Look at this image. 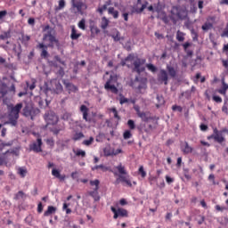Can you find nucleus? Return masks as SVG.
<instances>
[{
	"label": "nucleus",
	"instance_id": "nucleus-25",
	"mask_svg": "<svg viewBox=\"0 0 228 228\" xmlns=\"http://www.w3.org/2000/svg\"><path fill=\"white\" fill-rule=\"evenodd\" d=\"M157 101L158 102L156 103V108L159 109L163 104H165V98L163 95L157 94Z\"/></svg>",
	"mask_w": 228,
	"mask_h": 228
},
{
	"label": "nucleus",
	"instance_id": "nucleus-51",
	"mask_svg": "<svg viewBox=\"0 0 228 228\" xmlns=\"http://www.w3.org/2000/svg\"><path fill=\"white\" fill-rule=\"evenodd\" d=\"M51 133L54 134V136H58L60 134V132L61 131V128H59L57 126H53L50 129Z\"/></svg>",
	"mask_w": 228,
	"mask_h": 228
},
{
	"label": "nucleus",
	"instance_id": "nucleus-12",
	"mask_svg": "<svg viewBox=\"0 0 228 228\" xmlns=\"http://www.w3.org/2000/svg\"><path fill=\"white\" fill-rule=\"evenodd\" d=\"M62 83L69 94H76L79 90L77 86L69 82L67 79H62Z\"/></svg>",
	"mask_w": 228,
	"mask_h": 228
},
{
	"label": "nucleus",
	"instance_id": "nucleus-9",
	"mask_svg": "<svg viewBox=\"0 0 228 228\" xmlns=\"http://www.w3.org/2000/svg\"><path fill=\"white\" fill-rule=\"evenodd\" d=\"M44 118L48 126H56L60 120L56 112L53 110L45 112Z\"/></svg>",
	"mask_w": 228,
	"mask_h": 228
},
{
	"label": "nucleus",
	"instance_id": "nucleus-42",
	"mask_svg": "<svg viewBox=\"0 0 228 228\" xmlns=\"http://www.w3.org/2000/svg\"><path fill=\"white\" fill-rule=\"evenodd\" d=\"M90 197H93L94 202H99L101 200V196L99 192H89Z\"/></svg>",
	"mask_w": 228,
	"mask_h": 228
},
{
	"label": "nucleus",
	"instance_id": "nucleus-45",
	"mask_svg": "<svg viewBox=\"0 0 228 228\" xmlns=\"http://www.w3.org/2000/svg\"><path fill=\"white\" fill-rule=\"evenodd\" d=\"M191 34L193 42H199V33L195 31V28H192L191 30Z\"/></svg>",
	"mask_w": 228,
	"mask_h": 228
},
{
	"label": "nucleus",
	"instance_id": "nucleus-44",
	"mask_svg": "<svg viewBox=\"0 0 228 228\" xmlns=\"http://www.w3.org/2000/svg\"><path fill=\"white\" fill-rule=\"evenodd\" d=\"M117 170L118 171L119 174H121V175H127V171H126V167H122V164L117 167Z\"/></svg>",
	"mask_w": 228,
	"mask_h": 228
},
{
	"label": "nucleus",
	"instance_id": "nucleus-37",
	"mask_svg": "<svg viewBox=\"0 0 228 228\" xmlns=\"http://www.w3.org/2000/svg\"><path fill=\"white\" fill-rule=\"evenodd\" d=\"M137 117L142 120V122H149V117H147V113L139 112Z\"/></svg>",
	"mask_w": 228,
	"mask_h": 228
},
{
	"label": "nucleus",
	"instance_id": "nucleus-1",
	"mask_svg": "<svg viewBox=\"0 0 228 228\" xmlns=\"http://www.w3.org/2000/svg\"><path fill=\"white\" fill-rule=\"evenodd\" d=\"M3 104L7 106L8 117L9 120L4 123V126L10 124L11 126H17V120H19V113L22 110V102L17 103L15 106L13 103H10V100L6 97L2 98Z\"/></svg>",
	"mask_w": 228,
	"mask_h": 228
},
{
	"label": "nucleus",
	"instance_id": "nucleus-5",
	"mask_svg": "<svg viewBox=\"0 0 228 228\" xmlns=\"http://www.w3.org/2000/svg\"><path fill=\"white\" fill-rule=\"evenodd\" d=\"M174 16L177 17L180 20H185V19H188V11H186V8L181 7V5L173 6L169 19L175 23L177 20Z\"/></svg>",
	"mask_w": 228,
	"mask_h": 228
},
{
	"label": "nucleus",
	"instance_id": "nucleus-58",
	"mask_svg": "<svg viewBox=\"0 0 228 228\" xmlns=\"http://www.w3.org/2000/svg\"><path fill=\"white\" fill-rule=\"evenodd\" d=\"M182 97H185V99H188V100L191 99V91L187 90L182 93Z\"/></svg>",
	"mask_w": 228,
	"mask_h": 228
},
{
	"label": "nucleus",
	"instance_id": "nucleus-64",
	"mask_svg": "<svg viewBox=\"0 0 228 228\" xmlns=\"http://www.w3.org/2000/svg\"><path fill=\"white\" fill-rule=\"evenodd\" d=\"M212 99L213 101H215V102H217L219 104L222 102V97H220L219 95H213Z\"/></svg>",
	"mask_w": 228,
	"mask_h": 228
},
{
	"label": "nucleus",
	"instance_id": "nucleus-38",
	"mask_svg": "<svg viewBox=\"0 0 228 228\" xmlns=\"http://www.w3.org/2000/svg\"><path fill=\"white\" fill-rule=\"evenodd\" d=\"M73 152L76 154V156L79 157L81 156V158H86V151H83V150H74L73 149Z\"/></svg>",
	"mask_w": 228,
	"mask_h": 228
},
{
	"label": "nucleus",
	"instance_id": "nucleus-33",
	"mask_svg": "<svg viewBox=\"0 0 228 228\" xmlns=\"http://www.w3.org/2000/svg\"><path fill=\"white\" fill-rule=\"evenodd\" d=\"M213 28V23L211 22H205L202 26H201V29L203 31H209V29H212Z\"/></svg>",
	"mask_w": 228,
	"mask_h": 228
},
{
	"label": "nucleus",
	"instance_id": "nucleus-57",
	"mask_svg": "<svg viewBox=\"0 0 228 228\" xmlns=\"http://www.w3.org/2000/svg\"><path fill=\"white\" fill-rule=\"evenodd\" d=\"M110 111L114 114V118H117V120H120V116H118V111L117 110V108H111Z\"/></svg>",
	"mask_w": 228,
	"mask_h": 228
},
{
	"label": "nucleus",
	"instance_id": "nucleus-23",
	"mask_svg": "<svg viewBox=\"0 0 228 228\" xmlns=\"http://www.w3.org/2000/svg\"><path fill=\"white\" fill-rule=\"evenodd\" d=\"M34 102H36V104H37L38 108H40L41 110H44V108H45V105L44 104V99L41 98V96L39 95L34 98Z\"/></svg>",
	"mask_w": 228,
	"mask_h": 228
},
{
	"label": "nucleus",
	"instance_id": "nucleus-34",
	"mask_svg": "<svg viewBox=\"0 0 228 228\" xmlns=\"http://www.w3.org/2000/svg\"><path fill=\"white\" fill-rule=\"evenodd\" d=\"M99 168H101L102 172H108V167H105L102 164L94 166V167H92V170L95 171V170H99Z\"/></svg>",
	"mask_w": 228,
	"mask_h": 228
},
{
	"label": "nucleus",
	"instance_id": "nucleus-29",
	"mask_svg": "<svg viewBox=\"0 0 228 228\" xmlns=\"http://www.w3.org/2000/svg\"><path fill=\"white\" fill-rule=\"evenodd\" d=\"M108 13L113 16L114 19H118V11H115V7H109Z\"/></svg>",
	"mask_w": 228,
	"mask_h": 228
},
{
	"label": "nucleus",
	"instance_id": "nucleus-22",
	"mask_svg": "<svg viewBox=\"0 0 228 228\" xmlns=\"http://www.w3.org/2000/svg\"><path fill=\"white\" fill-rule=\"evenodd\" d=\"M80 37H81V33H77L76 27L72 26L71 34H70L71 40H77Z\"/></svg>",
	"mask_w": 228,
	"mask_h": 228
},
{
	"label": "nucleus",
	"instance_id": "nucleus-56",
	"mask_svg": "<svg viewBox=\"0 0 228 228\" xmlns=\"http://www.w3.org/2000/svg\"><path fill=\"white\" fill-rule=\"evenodd\" d=\"M53 60H56L58 63H61V65H63L64 67L67 66V63L65 62V61H61V57H60V55H54Z\"/></svg>",
	"mask_w": 228,
	"mask_h": 228
},
{
	"label": "nucleus",
	"instance_id": "nucleus-32",
	"mask_svg": "<svg viewBox=\"0 0 228 228\" xmlns=\"http://www.w3.org/2000/svg\"><path fill=\"white\" fill-rule=\"evenodd\" d=\"M119 181L121 183H126V184L127 186H129L131 188V186H133V183H131V180L127 179V177L124 176V175H119Z\"/></svg>",
	"mask_w": 228,
	"mask_h": 228
},
{
	"label": "nucleus",
	"instance_id": "nucleus-17",
	"mask_svg": "<svg viewBox=\"0 0 228 228\" xmlns=\"http://www.w3.org/2000/svg\"><path fill=\"white\" fill-rule=\"evenodd\" d=\"M0 100L8 95V86L4 82H2V84H0Z\"/></svg>",
	"mask_w": 228,
	"mask_h": 228
},
{
	"label": "nucleus",
	"instance_id": "nucleus-61",
	"mask_svg": "<svg viewBox=\"0 0 228 228\" xmlns=\"http://www.w3.org/2000/svg\"><path fill=\"white\" fill-rule=\"evenodd\" d=\"M18 173L20 175L21 177H24L28 174V170L22 167L18 169Z\"/></svg>",
	"mask_w": 228,
	"mask_h": 228
},
{
	"label": "nucleus",
	"instance_id": "nucleus-15",
	"mask_svg": "<svg viewBox=\"0 0 228 228\" xmlns=\"http://www.w3.org/2000/svg\"><path fill=\"white\" fill-rule=\"evenodd\" d=\"M133 88L137 90L139 94H142V90H147V78L141 77V82H139V85L134 86Z\"/></svg>",
	"mask_w": 228,
	"mask_h": 228
},
{
	"label": "nucleus",
	"instance_id": "nucleus-19",
	"mask_svg": "<svg viewBox=\"0 0 228 228\" xmlns=\"http://www.w3.org/2000/svg\"><path fill=\"white\" fill-rule=\"evenodd\" d=\"M52 175H53V177H56L57 179H60V181H65V175H61L60 173V169L57 168H53L52 170Z\"/></svg>",
	"mask_w": 228,
	"mask_h": 228
},
{
	"label": "nucleus",
	"instance_id": "nucleus-3",
	"mask_svg": "<svg viewBox=\"0 0 228 228\" xmlns=\"http://www.w3.org/2000/svg\"><path fill=\"white\" fill-rule=\"evenodd\" d=\"M21 115L26 118H30V120H35V117L40 113V109L33 106L31 101H23Z\"/></svg>",
	"mask_w": 228,
	"mask_h": 228
},
{
	"label": "nucleus",
	"instance_id": "nucleus-48",
	"mask_svg": "<svg viewBox=\"0 0 228 228\" xmlns=\"http://www.w3.org/2000/svg\"><path fill=\"white\" fill-rule=\"evenodd\" d=\"M141 82H142V77H139L138 76H136L134 80H131V81H130V86H132V88H134V86L137 83H141Z\"/></svg>",
	"mask_w": 228,
	"mask_h": 228
},
{
	"label": "nucleus",
	"instance_id": "nucleus-30",
	"mask_svg": "<svg viewBox=\"0 0 228 228\" xmlns=\"http://www.w3.org/2000/svg\"><path fill=\"white\" fill-rule=\"evenodd\" d=\"M81 138H85V134H83V132H77L74 134L72 140L73 142H78V140H81Z\"/></svg>",
	"mask_w": 228,
	"mask_h": 228
},
{
	"label": "nucleus",
	"instance_id": "nucleus-39",
	"mask_svg": "<svg viewBox=\"0 0 228 228\" xmlns=\"http://www.w3.org/2000/svg\"><path fill=\"white\" fill-rule=\"evenodd\" d=\"M11 33H12V30L10 29L4 32L3 35H0V40H6V38H10L12 37Z\"/></svg>",
	"mask_w": 228,
	"mask_h": 228
},
{
	"label": "nucleus",
	"instance_id": "nucleus-6",
	"mask_svg": "<svg viewBox=\"0 0 228 228\" xmlns=\"http://www.w3.org/2000/svg\"><path fill=\"white\" fill-rule=\"evenodd\" d=\"M49 40V44L46 45L47 49H54V45L57 47V49H60V40L56 38L54 35L51 31H48L46 34H44L43 40Z\"/></svg>",
	"mask_w": 228,
	"mask_h": 228
},
{
	"label": "nucleus",
	"instance_id": "nucleus-11",
	"mask_svg": "<svg viewBox=\"0 0 228 228\" xmlns=\"http://www.w3.org/2000/svg\"><path fill=\"white\" fill-rule=\"evenodd\" d=\"M80 111L83 114V118L84 120H86V122H93V124H95L97 122L95 118H88V112L90 111V109H88L86 105H81Z\"/></svg>",
	"mask_w": 228,
	"mask_h": 228
},
{
	"label": "nucleus",
	"instance_id": "nucleus-16",
	"mask_svg": "<svg viewBox=\"0 0 228 228\" xmlns=\"http://www.w3.org/2000/svg\"><path fill=\"white\" fill-rule=\"evenodd\" d=\"M71 3H72L73 8H77L78 13H83V8H85V10L88 8L86 4L83 3L82 1L76 3V0H71Z\"/></svg>",
	"mask_w": 228,
	"mask_h": 228
},
{
	"label": "nucleus",
	"instance_id": "nucleus-4",
	"mask_svg": "<svg viewBox=\"0 0 228 228\" xmlns=\"http://www.w3.org/2000/svg\"><path fill=\"white\" fill-rule=\"evenodd\" d=\"M51 86L52 87H49L47 83H45L42 88L43 93L46 97H49V94H56L57 95H60V94L63 93V86L59 80L55 79L51 81Z\"/></svg>",
	"mask_w": 228,
	"mask_h": 228
},
{
	"label": "nucleus",
	"instance_id": "nucleus-54",
	"mask_svg": "<svg viewBox=\"0 0 228 228\" xmlns=\"http://www.w3.org/2000/svg\"><path fill=\"white\" fill-rule=\"evenodd\" d=\"M227 106H228V100L225 99L224 102V105L222 107V111H223V113H225V115H228V108H227Z\"/></svg>",
	"mask_w": 228,
	"mask_h": 228
},
{
	"label": "nucleus",
	"instance_id": "nucleus-46",
	"mask_svg": "<svg viewBox=\"0 0 228 228\" xmlns=\"http://www.w3.org/2000/svg\"><path fill=\"white\" fill-rule=\"evenodd\" d=\"M147 4H149V2L145 1V3L142 5L141 8H135L134 12L135 13H142L145 8H147Z\"/></svg>",
	"mask_w": 228,
	"mask_h": 228
},
{
	"label": "nucleus",
	"instance_id": "nucleus-8",
	"mask_svg": "<svg viewBox=\"0 0 228 228\" xmlns=\"http://www.w3.org/2000/svg\"><path fill=\"white\" fill-rule=\"evenodd\" d=\"M118 79L117 75H110L104 85L105 90H110L112 94H118V88L115 86V83H117Z\"/></svg>",
	"mask_w": 228,
	"mask_h": 228
},
{
	"label": "nucleus",
	"instance_id": "nucleus-27",
	"mask_svg": "<svg viewBox=\"0 0 228 228\" xmlns=\"http://www.w3.org/2000/svg\"><path fill=\"white\" fill-rule=\"evenodd\" d=\"M28 195L24 193L22 191H19L15 195H14V200H20V199H27Z\"/></svg>",
	"mask_w": 228,
	"mask_h": 228
},
{
	"label": "nucleus",
	"instance_id": "nucleus-24",
	"mask_svg": "<svg viewBox=\"0 0 228 228\" xmlns=\"http://www.w3.org/2000/svg\"><path fill=\"white\" fill-rule=\"evenodd\" d=\"M185 146L184 147H181L183 154H191V152H193V148H191V146H190V144H188V142H184Z\"/></svg>",
	"mask_w": 228,
	"mask_h": 228
},
{
	"label": "nucleus",
	"instance_id": "nucleus-50",
	"mask_svg": "<svg viewBox=\"0 0 228 228\" xmlns=\"http://www.w3.org/2000/svg\"><path fill=\"white\" fill-rule=\"evenodd\" d=\"M56 75L59 76V77H63L65 76V69L61 66H59Z\"/></svg>",
	"mask_w": 228,
	"mask_h": 228
},
{
	"label": "nucleus",
	"instance_id": "nucleus-60",
	"mask_svg": "<svg viewBox=\"0 0 228 228\" xmlns=\"http://www.w3.org/2000/svg\"><path fill=\"white\" fill-rule=\"evenodd\" d=\"M104 138H106V135H104V134H102V133H100V134L96 136V142H103Z\"/></svg>",
	"mask_w": 228,
	"mask_h": 228
},
{
	"label": "nucleus",
	"instance_id": "nucleus-35",
	"mask_svg": "<svg viewBox=\"0 0 228 228\" xmlns=\"http://www.w3.org/2000/svg\"><path fill=\"white\" fill-rule=\"evenodd\" d=\"M146 69H148V70H150V72H153V73L158 72V67H156L152 63L146 64Z\"/></svg>",
	"mask_w": 228,
	"mask_h": 228
},
{
	"label": "nucleus",
	"instance_id": "nucleus-55",
	"mask_svg": "<svg viewBox=\"0 0 228 228\" xmlns=\"http://www.w3.org/2000/svg\"><path fill=\"white\" fill-rule=\"evenodd\" d=\"M71 117H72V113H70V112H64L62 114V116H61V119L62 120H70Z\"/></svg>",
	"mask_w": 228,
	"mask_h": 228
},
{
	"label": "nucleus",
	"instance_id": "nucleus-31",
	"mask_svg": "<svg viewBox=\"0 0 228 228\" xmlns=\"http://www.w3.org/2000/svg\"><path fill=\"white\" fill-rule=\"evenodd\" d=\"M118 216H121L122 218L127 217L128 216L127 210H126V208H118Z\"/></svg>",
	"mask_w": 228,
	"mask_h": 228
},
{
	"label": "nucleus",
	"instance_id": "nucleus-28",
	"mask_svg": "<svg viewBox=\"0 0 228 228\" xmlns=\"http://www.w3.org/2000/svg\"><path fill=\"white\" fill-rule=\"evenodd\" d=\"M12 145H13V140H11L7 142H0V152H3V151H4V147H12Z\"/></svg>",
	"mask_w": 228,
	"mask_h": 228
},
{
	"label": "nucleus",
	"instance_id": "nucleus-36",
	"mask_svg": "<svg viewBox=\"0 0 228 228\" xmlns=\"http://www.w3.org/2000/svg\"><path fill=\"white\" fill-rule=\"evenodd\" d=\"M111 38H113L114 42H120V40H124V37H120V31H117L116 35H111Z\"/></svg>",
	"mask_w": 228,
	"mask_h": 228
},
{
	"label": "nucleus",
	"instance_id": "nucleus-14",
	"mask_svg": "<svg viewBox=\"0 0 228 228\" xmlns=\"http://www.w3.org/2000/svg\"><path fill=\"white\" fill-rule=\"evenodd\" d=\"M37 49H41L40 56L44 60H47V58H49V56H51V54H49V52H47V45H45L44 43H39L37 45Z\"/></svg>",
	"mask_w": 228,
	"mask_h": 228
},
{
	"label": "nucleus",
	"instance_id": "nucleus-40",
	"mask_svg": "<svg viewBox=\"0 0 228 228\" xmlns=\"http://www.w3.org/2000/svg\"><path fill=\"white\" fill-rule=\"evenodd\" d=\"M103 154L106 158H110V156H113V150L111 148H104Z\"/></svg>",
	"mask_w": 228,
	"mask_h": 228
},
{
	"label": "nucleus",
	"instance_id": "nucleus-20",
	"mask_svg": "<svg viewBox=\"0 0 228 228\" xmlns=\"http://www.w3.org/2000/svg\"><path fill=\"white\" fill-rule=\"evenodd\" d=\"M57 208L54 206H48L47 210L45 211L44 216H51V215H54L57 211Z\"/></svg>",
	"mask_w": 228,
	"mask_h": 228
},
{
	"label": "nucleus",
	"instance_id": "nucleus-18",
	"mask_svg": "<svg viewBox=\"0 0 228 228\" xmlns=\"http://www.w3.org/2000/svg\"><path fill=\"white\" fill-rule=\"evenodd\" d=\"M89 28H90L92 38H95V36L101 33V29H99V28L96 27L95 24H90Z\"/></svg>",
	"mask_w": 228,
	"mask_h": 228
},
{
	"label": "nucleus",
	"instance_id": "nucleus-2",
	"mask_svg": "<svg viewBox=\"0 0 228 228\" xmlns=\"http://www.w3.org/2000/svg\"><path fill=\"white\" fill-rule=\"evenodd\" d=\"M168 76L173 78L177 77V70H175V68L169 64L167 65V70L163 69H159V72L157 75V79L159 83L167 86L168 85Z\"/></svg>",
	"mask_w": 228,
	"mask_h": 228
},
{
	"label": "nucleus",
	"instance_id": "nucleus-62",
	"mask_svg": "<svg viewBox=\"0 0 228 228\" xmlns=\"http://www.w3.org/2000/svg\"><path fill=\"white\" fill-rule=\"evenodd\" d=\"M92 143H94V137H90L88 140H85L83 141V145H92Z\"/></svg>",
	"mask_w": 228,
	"mask_h": 228
},
{
	"label": "nucleus",
	"instance_id": "nucleus-52",
	"mask_svg": "<svg viewBox=\"0 0 228 228\" xmlns=\"http://www.w3.org/2000/svg\"><path fill=\"white\" fill-rule=\"evenodd\" d=\"M138 174L141 175L142 178L147 177V172L143 168V166H141L138 169Z\"/></svg>",
	"mask_w": 228,
	"mask_h": 228
},
{
	"label": "nucleus",
	"instance_id": "nucleus-43",
	"mask_svg": "<svg viewBox=\"0 0 228 228\" xmlns=\"http://www.w3.org/2000/svg\"><path fill=\"white\" fill-rule=\"evenodd\" d=\"M155 12H157V13H159L157 18L159 19L160 20H162L163 17H165V15H167V12H165V11L161 12V10H159V7H156Z\"/></svg>",
	"mask_w": 228,
	"mask_h": 228
},
{
	"label": "nucleus",
	"instance_id": "nucleus-53",
	"mask_svg": "<svg viewBox=\"0 0 228 228\" xmlns=\"http://www.w3.org/2000/svg\"><path fill=\"white\" fill-rule=\"evenodd\" d=\"M133 136V134H131V130H126L123 133V138L124 140H129V138H131Z\"/></svg>",
	"mask_w": 228,
	"mask_h": 228
},
{
	"label": "nucleus",
	"instance_id": "nucleus-49",
	"mask_svg": "<svg viewBox=\"0 0 228 228\" xmlns=\"http://www.w3.org/2000/svg\"><path fill=\"white\" fill-rule=\"evenodd\" d=\"M127 126H128L129 129H131V131H133L134 129H136V124L134 123V120H133V119H128Z\"/></svg>",
	"mask_w": 228,
	"mask_h": 228
},
{
	"label": "nucleus",
	"instance_id": "nucleus-47",
	"mask_svg": "<svg viewBox=\"0 0 228 228\" xmlns=\"http://www.w3.org/2000/svg\"><path fill=\"white\" fill-rule=\"evenodd\" d=\"M47 63L49 67H53L54 69H58V67H60L58 65V61H56L55 59H53V61L48 60Z\"/></svg>",
	"mask_w": 228,
	"mask_h": 228
},
{
	"label": "nucleus",
	"instance_id": "nucleus-13",
	"mask_svg": "<svg viewBox=\"0 0 228 228\" xmlns=\"http://www.w3.org/2000/svg\"><path fill=\"white\" fill-rule=\"evenodd\" d=\"M42 138H37V142H33L32 144H29V151H33V152H42Z\"/></svg>",
	"mask_w": 228,
	"mask_h": 228
},
{
	"label": "nucleus",
	"instance_id": "nucleus-10",
	"mask_svg": "<svg viewBox=\"0 0 228 228\" xmlns=\"http://www.w3.org/2000/svg\"><path fill=\"white\" fill-rule=\"evenodd\" d=\"M145 63H147L146 59L137 58L133 62V65H134L133 72H137V74H142V72H145V67L142 66V65H145Z\"/></svg>",
	"mask_w": 228,
	"mask_h": 228
},
{
	"label": "nucleus",
	"instance_id": "nucleus-26",
	"mask_svg": "<svg viewBox=\"0 0 228 228\" xmlns=\"http://www.w3.org/2000/svg\"><path fill=\"white\" fill-rule=\"evenodd\" d=\"M108 26H110V20L106 16H103L102 18L101 28L102 29H107Z\"/></svg>",
	"mask_w": 228,
	"mask_h": 228
},
{
	"label": "nucleus",
	"instance_id": "nucleus-7",
	"mask_svg": "<svg viewBox=\"0 0 228 228\" xmlns=\"http://www.w3.org/2000/svg\"><path fill=\"white\" fill-rule=\"evenodd\" d=\"M213 134L208 136V140H215L217 143H224L225 142V137H224V133H228L227 128H224L221 131H218V128H214Z\"/></svg>",
	"mask_w": 228,
	"mask_h": 228
},
{
	"label": "nucleus",
	"instance_id": "nucleus-59",
	"mask_svg": "<svg viewBox=\"0 0 228 228\" xmlns=\"http://www.w3.org/2000/svg\"><path fill=\"white\" fill-rule=\"evenodd\" d=\"M78 28L80 29H86V22L85 21V19H82L79 22H78Z\"/></svg>",
	"mask_w": 228,
	"mask_h": 228
},
{
	"label": "nucleus",
	"instance_id": "nucleus-63",
	"mask_svg": "<svg viewBox=\"0 0 228 228\" xmlns=\"http://www.w3.org/2000/svg\"><path fill=\"white\" fill-rule=\"evenodd\" d=\"M223 67L225 69V74H228V60H222Z\"/></svg>",
	"mask_w": 228,
	"mask_h": 228
},
{
	"label": "nucleus",
	"instance_id": "nucleus-41",
	"mask_svg": "<svg viewBox=\"0 0 228 228\" xmlns=\"http://www.w3.org/2000/svg\"><path fill=\"white\" fill-rule=\"evenodd\" d=\"M176 40L178 42H184V33H183L180 30H178L176 32Z\"/></svg>",
	"mask_w": 228,
	"mask_h": 228
},
{
	"label": "nucleus",
	"instance_id": "nucleus-21",
	"mask_svg": "<svg viewBox=\"0 0 228 228\" xmlns=\"http://www.w3.org/2000/svg\"><path fill=\"white\" fill-rule=\"evenodd\" d=\"M221 81H222V88L218 90V94H221V95H225L228 90V84L225 83L224 78H222Z\"/></svg>",
	"mask_w": 228,
	"mask_h": 228
}]
</instances>
